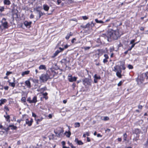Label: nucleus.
<instances>
[{
    "mask_svg": "<svg viewBox=\"0 0 148 148\" xmlns=\"http://www.w3.org/2000/svg\"><path fill=\"white\" fill-rule=\"evenodd\" d=\"M1 25H0V28L1 29H3L2 28V26L3 27V28L6 29L8 27V23L7 21H6V19L5 18H3L1 21Z\"/></svg>",
    "mask_w": 148,
    "mask_h": 148,
    "instance_id": "4",
    "label": "nucleus"
},
{
    "mask_svg": "<svg viewBox=\"0 0 148 148\" xmlns=\"http://www.w3.org/2000/svg\"><path fill=\"white\" fill-rule=\"evenodd\" d=\"M143 108V106L141 105H139L138 106V108L139 109H141Z\"/></svg>",
    "mask_w": 148,
    "mask_h": 148,
    "instance_id": "56",
    "label": "nucleus"
},
{
    "mask_svg": "<svg viewBox=\"0 0 148 148\" xmlns=\"http://www.w3.org/2000/svg\"><path fill=\"white\" fill-rule=\"evenodd\" d=\"M34 15L33 14H31L30 15V18L31 19L33 18H34Z\"/></svg>",
    "mask_w": 148,
    "mask_h": 148,
    "instance_id": "51",
    "label": "nucleus"
},
{
    "mask_svg": "<svg viewBox=\"0 0 148 148\" xmlns=\"http://www.w3.org/2000/svg\"><path fill=\"white\" fill-rule=\"evenodd\" d=\"M47 88L46 87H45L43 88H40L39 91L40 92H43L44 91L47 90Z\"/></svg>",
    "mask_w": 148,
    "mask_h": 148,
    "instance_id": "27",
    "label": "nucleus"
},
{
    "mask_svg": "<svg viewBox=\"0 0 148 148\" xmlns=\"http://www.w3.org/2000/svg\"><path fill=\"white\" fill-rule=\"evenodd\" d=\"M136 80L138 84H141L143 82V80L139 79L138 77L136 78Z\"/></svg>",
    "mask_w": 148,
    "mask_h": 148,
    "instance_id": "19",
    "label": "nucleus"
},
{
    "mask_svg": "<svg viewBox=\"0 0 148 148\" xmlns=\"http://www.w3.org/2000/svg\"><path fill=\"white\" fill-rule=\"evenodd\" d=\"M104 56L105 58L103 59V62L104 63H105L108 62V59L109 58V56L107 54H104Z\"/></svg>",
    "mask_w": 148,
    "mask_h": 148,
    "instance_id": "12",
    "label": "nucleus"
},
{
    "mask_svg": "<svg viewBox=\"0 0 148 148\" xmlns=\"http://www.w3.org/2000/svg\"><path fill=\"white\" fill-rule=\"evenodd\" d=\"M110 129H107L106 130V132H110Z\"/></svg>",
    "mask_w": 148,
    "mask_h": 148,
    "instance_id": "64",
    "label": "nucleus"
},
{
    "mask_svg": "<svg viewBox=\"0 0 148 148\" xmlns=\"http://www.w3.org/2000/svg\"><path fill=\"white\" fill-rule=\"evenodd\" d=\"M94 82L95 83H97V79H101V77L99 76H97V74H95L94 77Z\"/></svg>",
    "mask_w": 148,
    "mask_h": 148,
    "instance_id": "11",
    "label": "nucleus"
},
{
    "mask_svg": "<svg viewBox=\"0 0 148 148\" xmlns=\"http://www.w3.org/2000/svg\"><path fill=\"white\" fill-rule=\"evenodd\" d=\"M4 130L6 132L10 130V127H9V126L7 128H5Z\"/></svg>",
    "mask_w": 148,
    "mask_h": 148,
    "instance_id": "46",
    "label": "nucleus"
},
{
    "mask_svg": "<svg viewBox=\"0 0 148 148\" xmlns=\"http://www.w3.org/2000/svg\"><path fill=\"white\" fill-rule=\"evenodd\" d=\"M128 68H129V69H132L133 68V66L130 64H129L128 65Z\"/></svg>",
    "mask_w": 148,
    "mask_h": 148,
    "instance_id": "40",
    "label": "nucleus"
},
{
    "mask_svg": "<svg viewBox=\"0 0 148 148\" xmlns=\"http://www.w3.org/2000/svg\"><path fill=\"white\" fill-rule=\"evenodd\" d=\"M65 134L66 135L67 137H69L71 135V133L70 131L68 132L66 131L65 132Z\"/></svg>",
    "mask_w": 148,
    "mask_h": 148,
    "instance_id": "30",
    "label": "nucleus"
},
{
    "mask_svg": "<svg viewBox=\"0 0 148 148\" xmlns=\"http://www.w3.org/2000/svg\"><path fill=\"white\" fill-rule=\"evenodd\" d=\"M121 67H122V69L123 70H125V63H122V64L120 66Z\"/></svg>",
    "mask_w": 148,
    "mask_h": 148,
    "instance_id": "37",
    "label": "nucleus"
},
{
    "mask_svg": "<svg viewBox=\"0 0 148 148\" xmlns=\"http://www.w3.org/2000/svg\"><path fill=\"white\" fill-rule=\"evenodd\" d=\"M62 145L63 146H64V145H65V141H62Z\"/></svg>",
    "mask_w": 148,
    "mask_h": 148,
    "instance_id": "58",
    "label": "nucleus"
},
{
    "mask_svg": "<svg viewBox=\"0 0 148 148\" xmlns=\"http://www.w3.org/2000/svg\"><path fill=\"white\" fill-rule=\"evenodd\" d=\"M4 116L5 118L6 121H7V122H10V117L9 115H4Z\"/></svg>",
    "mask_w": 148,
    "mask_h": 148,
    "instance_id": "20",
    "label": "nucleus"
},
{
    "mask_svg": "<svg viewBox=\"0 0 148 148\" xmlns=\"http://www.w3.org/2000/svg\"><path fill=\"white\" fill-rule=\"evenodd\" d=\"M7 100L5 99H0V101L2 104H3L4 103H5Z\"/></svg>",
    "mask_w": 148,
    "mask_h": 148,
    "instance_id": "31",
    "label": "nucleus"
},
{
    "mask_svg": "<svg viewBox=\"0 0 148 148\" xmlns=\"http://www.w3.org/2000/svg\"><path fill=\"white\" fill-rule=\"evenodd\" d=\"M90 47H84V49L85 50H87L90 49Z\"/></svg>",
    "mask_w": 148,
    "mask_h": 148,
    "instance_id": "52",
    "label": "nucleus"
},
{
    "mask_svg": "<svg viewBox=\"0 0 148 148\" xmlns=\"http://www.w3.org/2000/svg\"><path fill=\"white\" fill-rule=\"evenodd\" d=\"M77 77H72L71 74H69L68 76V79L70 82H72L76 80Z\"/></svg>",
    "mask_w": 148,
    "mask_h": 148,
    "instance_id": "6",
    "label": "nucleus"
},
{
    "mask_svg": "<svg viewBox=\"0 0 148 148\" xmlns=\"http://www.w3.org/2000/svg\"><path fill=\"white\" fill-rule=\"evenodd\" d=\"M26 115H23V117L22 119L20 120H18L17 121V122L19 123H20L21 121H24L25 120L24 118L26 116Z\"/></svg>",
    "mask_w": 148,
    "mask_h": 148,
    "instance_id": "26",
    "label": "nucleus"
},
{
    "mask_svg": "<svg viewBox=\"0 0 148 148\" xmlns=\"http://www.w3.org/2000/svg\"><path fill=\"white\" fill-rule=\"evenodd\" d=\"M4 108L5 110L7 111H9V109L8 107L6 106H5L4 107Z\"/></svg>",
    "mask_w": 148,
    "mask_h": 148,
    "instance_id": "43",
    "label": "nucleus"
},
{
    "mask_svg": "<svg viewBox=\"0 0 148 148\" xmlns=\"http://www.w3.org/2000/svg\"><path fill=\"white\" fill-rule=\"evenodd\" d=\"M25 120L26 124H27L29 126H30L32 125L31 122L29 121L28 119H26Z\"/></svg>",
    "mask_w": 148,
    "mask_h": 148,
    "instance_id": "16",
    "label": "nucleus"
},
{
    "mask_svg": "<svg viewBox=\"0 0 148 148\" xmlns=\"http://www.w3.org/2000/svg\"><path fill=\"white\" fill-rule=\"evenodd\" d=\"M42 118H40V119H37L36 118H35V120L36 121V123L37 124H38L39 122H40L42 121Z\"/></svg>",
    "mask_w": 148,
    "mask_h": 148,
    "instance_id": "28",
    "label": "nucleus"
},
{
    "mask_svg": "<svg viewBox=\"0 0 148 148\" xmlns=\"http://www.w3.org/2000/svg\"><path fill=\"white\" fill-rule=\"evenodd\" d=\"M36 11L38 12V14H39V17L38 19L40 18L41 16L45 14L44 13L42 12L40 10H36Z\"/></svg>",
    "mask_w": 148,
    "mask_h": 148,
    "instance_id": "17",
    "label": "nucleus"
},
{
    "mask_svg": "<svg viewBox=\"0 0 148 148\" xmlns=\"http://www.w3.org/2000/svg\"><path fill=\"white\" fill-rule=\"evenodd\" d=\"M37 101V97L35 96L33 97L32 99L31 100V103H36Z\"/></svg>",
    "mask_w": 148,
    "mask_h": 148,
    "instance_id": "18",
    "label": "nucleus"
},
{
    "mask_svg": "<svg viewBox=\"0 0 148 148\" xmlns=\"http://www.w3.org/2000/svg\"><path fill=\"white\" fill-rule=\"evenodd\" d=\"M87 141L88 142H89L90 141V138L88 137H87Z\"/></svg>",
    "mask_w": 148,
    "mask_h": 148,
    "instance_id": "62",
    "label": "nucleus"
},
{
    "mask_svg": "<svg viewBox=\"0 0 148 148\" xmlns=\"http://www.w3.org/2000/svg\"><path fill=\"white\" fill-rule=\"evenodd\" d=\"M75 40H76V39L75 38H73L72 40L71 41V42L72 43H73L74 42V41Z\"/></svg>",
    "mask_w": 148,
    "mask_h": 148,
    "instance_id": "60",
    "label": "nucleus"
},
{
    "mask_svg": "<svg viewBox=\"0 0 148 148\" xmlns=\"http://www.w3.org/2000/svg\"><path fill=\"white\" fill-rule=\"evenodd\" d=\"M113 71L116 72V76L119 78L121 77L122 69L120 66L116 65L114 67Z\"/></svg>",
    "mask_w": 148,
    "mask_h": 148,
    "instance_id": "2",
    "label": "nucleus"
},
{
    "mask_svg": "<svg viewBox=\"0 0 148 148\" xmlns=\"http://www.w3.org/2000/svg\"><path fill=\"white\" fill-rule=\"evenodd\" d=\"M97 136L98 137H101L102 136L100 134H97Z\"/></svg>",
    "mask_w": 148,
    "mask_h": 148,
    "instance_id": "61",
    "label": "nucleus"
},
{
    "mask_svg": "<svg viewBox=\"0 0 148 148\" xmlns=\"http://www.w3.org/2000/svg\"><path fill=\"white\" fill-rule=\"evenodd\" d=\"M73 35V33L71 32H70L69 33L67 34L66 36V40H68L69 39L70 37L71 36H72Z\"/></svg>",
    "mask_w": 148,
    "mask_h": 148,
    "instance_id": "22",
    "label": "nucleus"
},
{
    "mask_svg": "<svg viewBox=\"0 0 148 148\" xmlns=\"http://www.w3.org/2000/svg\"><path fill=\"white\" fill-rule=\"evenodd\" d=\"M136 41V40L135 39H133L130 42V44H133L134 43L135 41Z\"/></svg>",
    "mask_w": 148,
    "mask_h": 148,
    "instance_id": "44",
    "label": "nucleus"
},
{
    "mask_svg": "<svg viewBox=\"0 0 148 148\" xmlns=\"http://www.w3.org/2000/svg\"><path fill=\"white\" fill-rule=\"evenodd\" d=\"M63 131V130H62L60 132H58L57 131H55L54 133L56 134L57 135V137H60V136L61 133H62Z\"/></svg>",
    "mask_w": 148,
    "mask_h": 148,
    "instance_id": "15",
    "label": "nucleus"
},
{
    "mask_svg": "<svg viewBox=\"0 0 148 148\" xmlns=\"http://www.w3.org/2000/svg\"><path fill=\"white\" fill-rule=\"evenodd\" d=\"M4 3L5 5H9L11 4V2L9 0H4Z\"/></svg>",
    "mask_w": 148,
    "mask_h": 148,
    "instance_id": "24",
    "label": "nucleus"
},
{
    "mask_svg": "<svg viewBox=\"0 0 148 148\" xmlns=\"http://www.w3.org/2000/svg\"><path fill=\"white\" fill-rule=\"evenodd\" d=\"M119 141L121 142L122 140V139L121 138H118L117 139Z\"/></svg>",
    "mask_w": 148,
    "mask_h": 148,
    "instance_id": "63",
    "label": "nucleus"
},
{
    "mask_svg": "<svg viewBox=\"0 0 148 148\" xmlns=\"http://www.w3.org/2000/svg\"><path fill=\"white\" fill-rule=\"evenodd\" d=\"M47 94H48L46 92L44 93H43V94H42L43 97L47 96Z\"/></svg>",
    "mask_w": 148,
    "mask_h": 148,
    "instance_id": "55",
    "label": "nucleus"
},
{
    "mask_svg": "<svg viewBox=\"0 0 148 148\" xmlns=\"http://www.w3.org/2000/svg\"><path fill=\"white\" fill-rule=\"evenodd\" d=\"M61 0H57V2L58 5H59L61 2Z\"/></svg>",
    "mask_w": 148,
    "mask_h": 148,
    "instance_id": "57",
    "label": "nucleus"
},
{
    "mask_svg": "<svg viewBox=\"0 0 148 148\" xmlns=\"http://www.w3.org/2000/svg\"><path fill=\"white\" fill-rule=\"evenodd\" d=\"M27 101H28L29 103H31V98L30 97H29L27 99Z\"/></svg>",
    "mask_w": 148,
    "mask_h": 148,
    "instance_id": "42",
    "label": "nucleus"
},
{
    "mask_svg": "<svg viewBox=\"0 0 148 148\" xmlns=\"http://www.w3.org/2000/svg\"><path fill=\"white\" fill-rule=\"evenodd\" d=\"M95 21L97 23H104V22L103 21L101 20L99 21L97 19H95Z\"/></svg>",
    "mask_w": 148,
    "mask_h": 148,
    "instance_id": "32",
    "label": "nucleus"
},
{
    "mask_svg": "<svg viewBox=\"0 0 148 148\" xmlns=\"http://www.w3.org/2000/svg\"><path fill=\"white\" fill-rule=\"evenodd\" d=\"M40 79L43 82H46L49 78V76L47 74H42L40 77Z\"/></svg>",
    "mask_w": 148,
    "mask_h": 148,
    "instance_id": "5",
    "label": "nucleus"
},
{
    "mask_svg": "<svg viewBox=\"0 0 148 148\" xmlns=\"http://www.w3.org/2000/svg\"><path fill=\"white\" fill-rule=\"evenodd\" d=\"M9 88V87L8 86H5L4 87V89L5 90H8Z\"/></svg>",
    "mask_w": 148,
    "mask_h": 148,
    "instance_id": "53",
    "label": "nucleus"
},
{
    "mask_svg": "<svg viewBox=\"0 0 148 148\" xmlns=\"http://www.w3.org/2000/svg\"><path fill=\"white\" fill-rule=\"evenodd\" d=\"M43 9L46 11H48L49 8V7L47 4H44L43 5Z\"/></svg>",
    "mask_w": 148,
    "mask_h": 148,
    "instance_id": "14",
    "label": "nucleus"
},
{
    "mask_svg": "<svg viewBox=\"0 0 148 148\" xmlns=\"http://www.w3.org/2000/svg\"><path fill=\"white\" fill-rule=\"evenodd\" d=\"M92 81L91 79L85 78L82 79L83 84L86 86L89 87L91 86Z\"/></svg>",
    "mask_w": 148,
    "mask_h": 148,
    "instance_id": "3",
    "label": "nucleus"
},
{
    "mask_svg": "<svg viewBox=\"0 0 148 148\" xmlns=\"http://www.w3.org/2000/svg\"><path fill=\"white\" fill-rule=\"evenodd\" d=\"M134 132L136 134H138L140 133V130L138 129H136L134 131Z\"/></svg>",
    "mask_w": 148,
    "mask_h": 148,
    "instance_id": "29",
    "label": "nucleus"
},
{
    "mask_svg": "<svg viewBox=\"0 0 148 148\" xmlns=\"http://www.w3.org/2000/svg\"><path fill=\"white\" fill-rule=\"evenodd\" d=\"M82 18L84 20H86L88 18L86 16H82Z\"/></svg>",
    "mask_w": 148,
    "mask_h": 148,
    "instance_id": "48",
    "label": "nucleus"
},
{
    "mask_svg": "<svg viewBox=\"0 0 148 148\" xmlns=\"http://www.w3.org/2000/svg\"><path fill=\"white\" fill-rule=\"evenodd\" d=\"M144 148H148V138L145 143L144 144Z\"/></svg>",
    "mask_w": 148,
    "mask_h": 148,
    "instance_id": "34",
    "label": "nucleus"
},
{
    "mask_svg": "<svg viewBox=\"0 0 148 148\" xmlns=\"http://www.w3.org/2000/svg\"><path fill=\"white\" fill-rule=\"evenodd\" d=\"M15 84L14 82H10L9 83V85L10 86L12 87L13 88H14L15 86Z\"/></svg>",
    "mask_w": 148,
    "mask_h": 148,
    "instance_id": "35",
    "label": "nucleus"
},
{
    "mask_svg": "<svg viewBox=\"0 0 148 148\" xmlns=\"http://www.w3.org/2000/svg\"><path fill=\"white\" fill-rule=\"evenodd\" d=\"M4 8L3 7H0V11L2 12L4 11Z\"/></svg>",
    "mask_w": 148,
    "mask_h": 148,
    "instance_id": "45",
    "label": "nucleus"
},
{
    "mask_svg": "<svg viewBox=\"0 0 148 148\" xmlns=\"http://www.w3.org/2000/svg\"><path fill=\"white\" fill-rule=\"evenodd\" d=\"M68 47V45H66L64 46V48H64V49L67 48Z\"/></svg>",
    "mask_w": 148,
    "mask_h": 148,
    "instance_id": "59",
    "label": "nucleus"
},
{
    "mask_svg": "<svg viewBox=\"0 0 148 148\" xmlns=\"http://www.w3.org/2000/svg\"><path fill=\"white\" fill-rule=\"evenodd\" d=\"M70 145L71 146V148H76V147L75 146H74L72 143H70Z\"/></svg>",
    "mask_w": 148,
    "mask_h": 148,
    "instance_id": "54",
    "label": "nucleus"
},
{
    "mask_svg": "<svg viewBox=\"0 0 148 148\" xmlns=\"http://www.w3.org/2000/svg\"><path fill=\"white\" fill-rule=\"evenodd\" d=\"M32 23V22H28L27 21L24 22V23L25 25L27 27L29 28L31 27V25Z\"/></svg>",
    "mask_w": 148,
    "mask_h": 148,
    "instance_id": "10",
    "label": "nucleus"
},
{
    "mask_svg": "<svg viewBox=\"0 0 148 148\" xmlns=\"http://www.w3.org/2000/svg\"><path fill=\"white\" fill-rule=\"evenodd\" d=\"M109 119V118L107 116H105L104 117V121H107Z\"/></svg>",
    "mask_w": 148,
    "mask_h": 148,
    "instance_id": "47",
    "label": "nucleus"
},
{
    "mask_svg": "<svg viewBox=\"0 0 148 148\" xmlns=\"http://www.w3.org/2000/svg\"><path fill=\"white\" fill-rule=\"evenodd\" d=\"M9 127L11 128L12 130H16L17 127L16 126H14V125H9Z\"/></svg>",
    "mask_w": 148,
    "mask_h": 148,
    "instance_id": "33",
    "label": "nucleus"
},
{
    "mask_svg": "<svg viewBox=\"0 0 148 148\" xmlns=\"http://www.w3.org/2000/svg\"><path fill=\"white\" fill-rule=\"evenodd\" d=\"M69 60L68 58H66L62 59L61 61V62L62 64H64L66 66L67 63H69Z\"/></svg>",
    "mask_w": 148,
    "mask_h": 148,
    "instance_id": "7",
    "label": "nucleus"
},
{
    "mask_svg": "<svg viewBox=\"0 0 148 148\" xmlns=\"http://www.w3.org/2000/svg\"><path fill=\"white\" fill-rule=\"evenodd\" d=\"M25 84L27 86L28 88H30L31 87V84L29 80H28L26 81L25 82Z\"/></svg>",
    "mask_w": 148,
    "mask_h": 148,
    "instance_id": "21",
    "label": "nucleus"
},
{
    "mask_svg": "<svg viewBox=\"0 0 148 148\" xmlns=\"http://www.w3.org/2000/svg\"><path fill=\"white\" fill-rule=\"evenodd\" d=\"M39 69L40 70H45L46 69V67L45 65H41L39 67Z\"/></svg>",
    "mask_w": 148,
    "mask_h": 148,
    "instance_id": "23",
    "label": "nucleus"
},
{
    "mask_svg": "<svg viewBox=\"0 0 148 148\" xmlns=\"http://www.w3.org/2000/svg\"><path fill=\"white\" fill-rule=\"evenodd\" d=\"M94 26V24L92 22H91L90 23H87L86 25H82L81 26V27L84 28H86L90 27V26L91 27H92V26Z\"/></svg>",
    "mask_w": 148,
    "mask_h": 148,
    "instance_id": "9",
    "label": "nucleus"
},
{
    "mask_svg": "<svg viewBox=\"0 0 148 148\" xmlns=\"http://www.w3.org/2000/svg\"><path fill=\"white\" fill-rule=\"evenodd\" d=\"M59 50H57L54 53L53 56H52V58L55 57L59 53L63 51L64 50V48H62L60 47L59 48Z\"/></svg>",
    "mask_w": 148,
    "mask_h": 148,
    "instance_id": "8",
    "label": "nucleus"
},
{
    "mask_svg": "<svg viewBox=\"0 0 148 148\" xmlns=\"http://www.w3.org/2000/svg\"><path fill=\"white\" fill-rule=\"evenodd\" d=\"M123 136L124 137V141H125L126 140V138L127 137V135L126 133H124L123 135Z\"/></svg>",
    "mask_w": 148,
    "mask_h": 148,
    "instance_id": "39",
    "label": "nucleus"
},
{
    "mask_svg": "<svg viewBox=\"0 0 148 148\" xmlns=\"http://www.w3.org/2000/svg\"><path fill=\"white\" fill-rule=\"evenodd\" d=\"M120 36L118 30L114 31L112 29H109L106 34H102L101 37H104L108 42L112 41V39L116 40Z\"/></svg>",
    "mask_w": 148,
    "mask_h": 148,
    "instance_id": "1",
    "label": "nucleus"
},
{
    "mask_svg": "<svg viewBox=\"0 0 148 148\" xmlns=\"http://www.w3.org/2000/svg\"><path fill=\"white\" fill-rule=\"evenodd\" d=\"M32 116L33 117H34L35 118H35H36V117L37 116H36V115L33 112L32 113Z\"/></svg>",
    "mask_w": 148,
    "mask_h": 148,
    "instance_id": "50",
    "label": "nucleus"
},
{
    "mask_svg": "<svg viewBox=\"0 0 148 148\" xmlns=\"http://www.w3.org/2000/svg\"><path fill=\"white\" fill-rule=\"evenodd\" d=\"M75 142L78 145H81L83 144V143L80 140H79L78 138H76L75 140Z\"/></svg>",
    "mask_w": 148,
    "mask_h": 148,
    "instance_id": "13",
    "label": "nucleus"
},
{
    "mask_svg": "<svg viewBox=\"0 0 148 148\" xmlns=\"http://www.w3.org/2000/svg\"><path fill=\"white\" fill-rule=\"evenodd\" d=\"M22 101L24 103L26 102V99L25 97H22L21 99Z\"/></svg>",
    "mask_w": 148,
    "mask_h": 148,
    "instance_id": "38",
    "label": "nucleus"
},
{
    "mask_svg": "<svg viewBox=\"0 0 148 148\" xmlns=\"http://www.w3.org/2000/svg\"><path fill=\"white\" fill-rule=\"evenodd\" d=\"M122 83V81H120L119 83L118 84V86H120Z\"/></svg>",
    "mask_w": 148,
    "mask_h": 148,
    "instance_id": "49",
    "label": "nucleus"
},
{
    "mask_svg": "<svg viewBox=\"0 0 148 148\" xmlns=\"http://www.w3.org/2000/svg\"><path fill=\"white\" fill-rule=\"evenodd\" d=\"M12 72L10 71H7L6 73V75L8 76L10 74H12Z\"/></svg>",
    "mask_w": 148,
    "mask_h": 148,
    "instance_id": "41",
    "label": "nucleus"
},
{
    "mask_svg": "<svg viewBox=\"0 0 148 148\" xmlns=\"http://www.w3.org/2000/svg\"><path fill=\"white\" fill-rule=\"evenodd\" d=\"M75 128L79 127L80 126V123H79L77 122L75 123Z\"/></svg>",
    "mask_w": 148,
    "mask_h": 148,
    "instance_id": "36",
    "label": "nucleus"
},
{
    "mask_svg": "<svg viewBox=\"0 0 148 148\" xmlns=\"http://www.w3.org/2000/svg\"><path fill=\"white\" fill-rule=\"evenodd\" d=\"M29 71H25L22 73L21 75L22 76H24L25 75L28 74L29 73Z\"/></svg>",
    "mask_w": 148,
    "mask_h": 148,
    "instance_id": "25",
    "label": "nucleus"
}]
</instances>
